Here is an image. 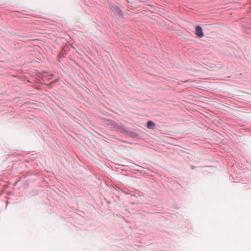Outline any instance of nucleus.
<instances>
[{
  "label": "nucleus",
  "instance_id": "obj_1",
  "mask_svg": "<svg viewBox=\"0 0 251 251\" xmlns=\"http://www.w3.org/2000/svg\"><path fill=\"white\" fill-rule=\"evenodd\" d=\"M110 8L115 16L123 17L124 12L117 4H111L110 5Z\"/></svg>",
  "mask_w": 251,
  "mask_h": 251
},
{
  "label": "nucleus",
  "instance_id": "obj_3",
  "mask_svg": "<svg viewBox=\"0 0 251 251\" xmlns=\"http://www.w3.org/2000/svg\"><path fill=\"white\" fill-rule=\"evenodd\" d=\"M154 126V123L151 121H149L147 123V127L149 128H152Z\"/></svg>",
  "mask_w": 251,
  "mask_h": 251
},
{
  "label": "nucleus",
  "instance_id": "obj_2",
  "mask_svg": "<svg viewBox=\"0 0 251 251\" xmlns=\"http://www.w3.org/2000/svg\"><path fill=\"white\" fill-rule=\"evenodd\" d=\"M195 34L199 38H201L204 36V33L202 31V28L200 25H197L196 26Z\"/></svg>",
  "mask_w": 251,
  "mask_h": 251
}]
</instances>
